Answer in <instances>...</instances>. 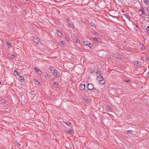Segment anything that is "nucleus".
I'll use <instances>...</instances> for the list:
<instances>
[{
    "label": "nucleus",
    "instance_id": "nucleus-1",
    "mask_svg": "<svg viewBox=\"0 0 149 149\" xmlns=\"http://www.w3.org/2000/svg\"><path fill=\"white\" fill-rule=\"evenodd\" d=\"M87 88H88V89L87 90H91L93 89H94L95 90V89L94 88V85L92 83H90V84H88Z\"/></svg>",
    "mask_w": 149,
    "mask_h": 149
},
{
    "label": "nucleus",
    "instance_id": "nucleus-2",
    "mask_svg": "<svg viewBox=\"0 0 149 149\" xmlns=\"http://www.w3.org/2000/svg\"><path fill=\"white\" fill-rule=\"evenodd\" d=\"M85 85L84 84H80L79 86V88L81 90H84L85 89Z\"/></svg>",
    "mask_w": 149,
    "mask_h": 149
},
{
    "label": "nucleus",
    "instance_id": "nucleus-3",
    "mask_svg": "<svg viewBox=\"0 0 149 149\" xmlns=\"http://www.w3.org/2000/svg\"><path fill=\"white\" fill-rule=\"evenodd\" d=\"M113 57L117 59H119L120 58V55L118 53H114L113 54Z\"/></svg>",
    "mask_w": 149,
    "mask_h": 149
},
{
    "label": "nucleus",
    "instance_id": "nucleus-4",
    "mask_svg": "<svg viewBox=\"0 0 149 149\" xmlns=\"http://www.w3.org/2000/svg\"><path fill=\"white\" fill-rule=\"evenodd\" d=\"M84 43L85 45L89 46L90 47H90V45H91V44L90 42L89 41H85L84 42Z\"/></svg>",
    "mask_w": 149,
    "mask_h": 149
},
{
    "label": "nucleus",
    "instance_id": "nucleus-5",
    "mask_svg": "<svg viewBox=\"0 0 149 149\" xmlns=\"http://www.w3.org/2000/svg\"><path fill=\"white\" fill-rule=\"evenodd\" d=\"M39 38L38 37H34L33 39V41L36 43H38L39 41Z\"/></svg>",
    "mask_w": 149,
    "mask_h": 149
},
{
    "label": "nucleus",
    "instance_id": "nucleus-6",
    "mask_svg": "<svg viewBox=\"0 0 149 149\" xmlns=\"http://www.w3.org/2000/svg\"><path fill=\"white\" fill-rule=\"evenodd\" d=\"M140 11L141 12L142 15L143 14H145L146 13H145V11L144 10V8H141L140 9Z\"/></svg>",
    "mask_w": 149,
    "mask_h": 149
},
{
    "label": "nucleus",
    "instance_id": "nucleus-7",
    "mask_svg": "<svg viewBox=\"0 0 149 149\" xmlns=\"http://www.w3.org/2000/svg\"><path fill=\"white\" fill-rule=\"evenodd\" d=\"M49 69L52 72H56V70H55V69L52 67H50L49 68Z\"/></svg>",
    "mask_w": 149,
    "mask_h": 149
},
{
    "label": "nucleus",
    "instance_id": "nucleus-8",
    "mask_svg": "<svg viewBox=\"0 0 149 149\" xmlns=\"http://www.w3.org/2000/svg\"><path fill=\"white\" fill-rule=\"evenodd\" d=\"M74 40L75 41L76 43H79L80 42V40L78 39L77 38L75 37Z\"/></svg>",
    "mask_w": 149,
    "mask_h": 149
},
{
    "label": "nucleus",
    "instance_id": "nucleus-9",
    "mask_svg": "<svg viewBox=\"0 0 149 149\" xmlns=\"http://www.w3.org/2000/svg\"><path fill=\"white\" fill-rule=\"evenodd\" d=\"M66 132H68L69 134H71L72 132H73V131L72 130H70L67 129L65 131Z\"/></svg>",
    "mask_w": 149,
    "mask_h": 149
},
{
    "label": "nucleus",
    "instance_id": "nucleus-10",
    "mask_svg": "<svg viewBox=\"0 0 149 149\" xmlns=\"http://www.w3.org/2000/svg\"><path fill=\"white\" fill-rule=\"evenodd\" d=\"M52 73H53L54 75L56 77H58V72H56H56H52Z\"/></svg>",
    "mask_w": 149,
    "mask_h": 149
},
{
    "label": "nucleus",
    "instance_id": "nucleus-11",
    "mask_svg": "<svg viewBox=\"0 0 149 149\" xmlns=\"http://www.w3.org/2000/svg\"><path fill=\"white\" fill-rule=\"evenodd\" d=\"M96 74L97 78L98 77H99V76H100V75L101 74V72L100 71L97 72H96Z\"/></svg>",
    "mask_w": 149,
    "mask_h": 149
},
{
    "label": "nucleus",
    "instance_id": "nucleus-12",
    "mask_svg": "<svg viewBox=\"0 0 149 149\" xmlns=\"http://www.w3.org/2000/svg\"><path fill=\"white\" fill-rule=\"evenodd\" d=\"M57 35L58 36H61L62 35L61 32L60 31H57Z\"/></svg>",
    "mask_w": 149,
    "mask_h": 149
},
{
    "label": "nucleus",
    "instance_id": "nucleus-13",
    "mask_svg": "<svg viewBox=\"0 0 149 149\" xmlns=\"http://www.w3.org/2000/svg\"><path fill=\"white\" fill-rule=\"evenodd\" d=\"M142 60L144 61H146L147 60V58L146 57H144L142 56Z\"/></svg>",
    "mask_w": 149,
    "mask_h": 149
},
{
    "label": "nucleus",
    "instance_id": "nucleus-14",
    "mask_svg": "<svg viewBox=\"0 0 149 149\" xmlns=\"http://www.w3.org/2000/svg\"><path fill=\"white\" fill-rule=\"evenodd\" d=\"M143 1L144 3L146 4H149V1H148V0H143Z\"/></svg>",
    "mask_w": 149,
    "mask_h": 149
},
{
    "label": "nucleus",
    "instance_id": "nucleus-15",
    "mask_svg": "<svg viewBox=\"0 0 149 149\" xmlns=\"http://www.w3.org/2000/svg\"><path fill=\"white\" fill-rule=\"evenodd\" d=\"M98 39L99 40L100 38H96V37H94L93 38V40L95 41H96V42H97V41H98Z\"/></svg>",
    "mask_w": 149,
    "mask_h": 149
},
{
    "label": "nucleus",
    "instance_id": "nucleus-16",
    "mask_svg": "<svg viewBox=\"0 0 149 149\" xmlns=\"http://www.w3.org/2000/svg\"><path fill=\"white\" fill-rule=\"evenodd\" d=\"M105 83V81L104 80H101V81H99V83L101 84H104Z\"/></svg>",
    "mask_w": 149,
    "mask_h": 149
},
{
    "label": "nucleus",
    "instance_id": "nucleus-17",
    "mask_svg": "<svg viewBox=\"0 0 149 149\" xmlns=\"http://www.w3.org/2000/svg\"><path fill=\"white\" fill-rule=\"evenodd\" d=\"M147 32L148 34L149 35V26H148L146 29Z\"/></svg>",
    "mask_w": 149,
    "mask_h": 149
},
{
    "label": "nucleus",
    "instance_id": "nucleus-18",
    "mask_svg": "<svg viewBox=\"0 0 149 149\" xmlns=\"http://www.w3.org/2000/svg\"><path fill=\"white\" fill-rule=\"evenodd\" d=\"M7 45H8V47L9 48H10V47H11V44L10 42H7Z\"/></svg>",
    "mask_w": 149,
    "mask_h": 149
},
{
    "label": "nucleus",
    "instance_id": "nucleus-19",
    "mask_svg": "<svg viewBox=\"0 0 149 149\" xmlns=\"http://www.w3.org/2000/svg\"><path fill=\"white\" fill-rule=\"evenodd\" d=\"M127 133L128 134H131L132 133V130H128L127 131Z\"/></svg>",
    "mask_w": 149,
    "mask_h": 149
},
{
    "label": "nucleus",
    "instance_id": "nucleus-20",
    "mask_svg": "<svg viewBox=\"0 0 149 149\" xmlns=\"http://www.w3.org/2000/svg\"><path fill=\"white\" fill-rule=\"evenodd\" d=\"M59 43H60V46H63V44H64V42H63V41L61 40L60 41V42Z\"/></svg>",
    "mask_w": 149,
    "mask_h": 149
},
{
    "label": "nucleus",
    "instance_id": "nucleus-21",
    "mask_svg": "<svg viewBox=\"0 0 149 149\" xmlns=\"http://www.w3.org/2000/svg\"><path fill=\"white\" fill-rule=\"evenodd\" d=\"M54 85L56 87H58V85L56 81L54 82L53 83Z\"/></svg>",
    "mask_w": 149,
    "mask_h": 149
},
{
    "label": "nucleus",
    "instance_id": "nucleus-22",
    "mask_svg": "<svg viewBox=\"0 0 149 149\" xmlns=\"http://www.w3.org/2000/svg\"><path fill=\"white\" fill-rule=\"evenodd\" d=\"M14 144L15 146H17L18 145L19 147L20 146V144L18 143V142L17 141L15 142Z\"/></svg>",
    "mask_w": 149,
    "mask_h": 149
},
{
    "label": "nucleus",
    "instance_id": "nucleus-23",
    "mask_svg": "<svg viewBox=\"0 0 149 149\" xmlns=\"http://www.w3.org/2000/svg\"><path fill=\"white\" fill-rule=\"evenodd\" d=\"M5 100L3 99H2L0 100V102L1 103H4L5 102Z\"/></svg>",
    "mask_w": 149,
    "mask_h": 149
},
{
    "label": "nucleus",
    "instance_id": "nucleus-24",
    "mask_svg": "<svg viewBox=\"0 0 149 149\" xmlns=\"http://www.w3.org/2000/svg\"><path fill=\"white\" fill-rule=\"evenodd\" d=\"M34 70H36V71L37 72H39L40 71V70L39 68H34Z\"/></svg>",
    "mask_w": 149,
    "mask_h": 149
},
{
    "label": "nucleus",
    "instance_id": "nucleus-25",
    "mask_svg": "<svg viewBox=\"0 0 149 149\" xmlns=\"http://www.w3.org/2000/svg\"><path fill=\"white\" fill-rule=\"evenodd\" d=\"M14 74L15 75L17 74L18 75H19V74H18V72L17 71H16V70H15L14 71Z\"/></svg>",
    "mask_w": 149,
    "mask_h": 149
},
{
    "label": "nucleus",
    "instance_id": "nucleus-26",
    "mask_svg": "<svg viewBox=\"0 0 149 149\" xmlns=\"http://www.w3.org/2000/svg\"><path fill=\"white\" fill-rule=\"evenodd\" d=\"M64 123H65V124H66L67 125H69L70 126V125L71 124V123L69 122H64Z\"/></svg>",
    "mask_w": 149,
    "mask_h": 149
},
{
    "label": "nucleus",
    "instance_id": "nucleus-27",
    "mask_svg": "<svg viewBox=\"0 0 149 149\" xmlns=\"http://www.w3.org/2000/svg\"><path fill=\"white\" fill-rule=\"evenodd\" d=\"M103 77H100V78H97V80H98L99 81L102 80H103Z\"/></svg>",
    "mask_w": 149,
    "mask_h": 149
},
{
    "label": "nucleus",
    "instance_id": "nucleus-28",
    "mask_svg": "<svg viewBox=\"0 0 149 149\" xmlns=\"http://www.w3.org/2000/svg\"><path fill=\"white\" fill-rule=\"evenodd\" d=\"M20 79L21 80H24V77L22 76H20Z\"/></svg>",
    "mask_w": 149,
    "mask_h": 149
},
{
    "label": "nucleus",
    "instance_id": "nucleus-29",
    "mask_svg": "<svg viewBox=\"0 0 149 149\" xmlns=\"http://www.w3.org/2000/svg\"><path fill=\"white\" fill-rule=\"evenodd\" d=\"M134 65L136 66H137L138 65V63L137 61H135L134 62Z\"/></svg>",
    "mask_w": 149,
    "mask_h": 149
},
{
    "label": "nucleus",
    "instance_id": "nucleus-30",
    "mask_svg": "<svg viewBox=\"0 0 149 149\" xmlns=\"http://www.w3.org/2000/svg\"><path fill=\"white\" fill-rule=\"evenodd\" d=\"M68 25L69 26H70L71 27H72L73 26V24H71L70 23H69L68 24Z\"/></svg>",
    "mask_w": 149,
    "mask_h": 149
},
{
    "label": "nucleus",
    "instance_id": "nucleus-31",
    "mask_svg": "<svg viewBox=\"0 0 149 149\" xmlns=\"http://www.w3.org/2000/svg\"><path fill=\"white\" fill-rule=\"evenodd\" d=\"M92 24L91 25L93 27H95V24H94L91 23Z\"/></svg>",
    "mask_w": 149,
    "mask_h": 149
},
{
    "label": "nucleus",
    "instance_id": "nucleus-32",
    "mask_svg": "<svg viewBox=\"0 0 149 149\" xmlns=\"http://www.w3.org/2000/svg\"><path fill=\"white\" fill-rule=\"evenodd\" d=\"M49 77V75L48 74L45 75V77H46V78H48Z\"/></svg>",
    "mask_w": 149,
    "mask_h": 149
},
{
    "label": "nucleus",
    "instance_id": "nucleus-33",
    "mask_svg": "<svg viewBox=\"0 0 149 149\" xmlns=\"http://www.w3.org/2000/svg\"><path fill=\"white\" fill-rule=\"evenodd\" d=\"M66 39L68 41L69 40V37L67 36L65 37Z\"/></svg>",
    "mask_w": 149,
    "mask_h": 149
},
{
    "label": "nucleus",
    "instance_id": "nucleus-34",
    "mask_svg": "<svg viewBox=\"0 0 149 149\" xmlns=\"http://www.w3.org/2000/svg\"><path fill=\"white\" fill-rule=\"evenodd\" d=\"M106 109L108 110H109L110 109H111L110 107L108 106L106 107Z\"/></svg>",
    "mask_w": 149,
    "mask_h": 149
},
{
    "label": "nucleus",
    "instance_id": "nucleus-35",
    "mask_svg": "<svg viewBox=\"0 0 149 149\" xmlns=\"http://www.w3.org/2000/svg\"><path fill=\"white\" fill-rule=\"evenodd\" d=\"M130 81V80H126L125 81V82H129Z\"/></svg>",
    "mask_w": 149,
    "mask_h": 149
},
{
    "label": "nucleus",
    "instance_id": "nucleus-36",
    "mask_svg": "<svg viewBox=\"0 0 149 149\" xmlns=\"http://www.w3.org/2000/svg\"><path fill=\"white\" fill-rule=\"evenodd\" d=\"M100 77H102L101 74L100 75V76H99V77H97V78H100Z\"/></svg>",
    "mask_w": 149,
    "mask_h": 149
},
{
    "label": "nucleus",
    "instance_id": "nucleus-37",
    "mask_svg": "<svg viewBox=\"0 0 149 149\" xmlns=\"http://www.w3.org/2000/svg\"><path fill=\"white\" fill-rule=\"evenodd\" d=\"M147 10L149 13V6L147 8Z\"/></svg>",
    "mask_w": 149,
    "mask_h": 149
},
{
    "label": "nucleus",
    "instance_id": "nucleus-38",
    "mask_svg": "<svg viewBox=\"0 0 149 149\" xmlns=\"http://www.w3.org/2000/svg\"><path fill=\"white\" fill-rule=\"evenodd\" d=\"M126 18L129 19V16L127 15L126 16Z\"/></svg>",
    "mask_w": 149,
    "mask_h": 149
},
{
    "label": "nucleus",
    "instance_id": "nucleus-39",
    "mask_svg": "<svg viewBox=\"0 0 149 149\" xmlns=\"http://www.w3.org/2000/svg\"><path fill=\"white\" fill-rule=\"evenodd\" d=\"M15 57V56L14 55H11V57L12 58H14Z\"/></svg>",
    "mask_w": 149,
    "mask_h": 149
},
{
    "label": "nucleus",
    "instance_id": "nucleus-40",
    "mask_svg": "<svg viewBox=\"0 0 149 149\" xmlns=\"http://www.w3.org/2000/svg\"><path fill=\"white\" fill-rule=\"evenodd\" d=\"M85 100L86 102L88 101V100L87 99H86Z\"/></svg>",
    "mask_w": 149,
    "mask_h": 149
},
{
    "label": "nucleus",
    "instance_id": "nucleus-41",
    "mask_svg": "<svg viewBox=\"0 0 149 149\" xmlns=\"http://www.w3.org/2000/svg\"><path fill=\"white\" fill-rule=\"evenodd\" d=\"M90 92H91L90 91H90H87V93H90Z\"/></svg>",
    "mask_w": 149,
    "mask_h": 149
},
{
    "label": "nucleus",
    "instance_id": "nucleus-42",
    "mask_svg": "<svg viewBox=\"0 0 149 149\" xmlns=\"http://www.w3.org/2000/svg\"><path fill=\"white\" fill-rule=\"evenodd\" d=\"M97 33L96 32H94V33H93V34H96Z\"/></svg>",
    "mask_w": 149,
    "mask_h": 149
},
{
    "label": "nucleus",
    "instance_id": "nucleus-43",
    "mask_svg": "<svg viewBox=\"0 0 149 149\" xmlns=\"http://www.w3.org/2000/svg\"><path fill=\"white\" fill-rule=\"evenodd\" d=\"M67 22L69 21V19L68 18L67 19Z\"/></svg>",
    "mask_w": 149,
    "mask_h": 149
},
{
    "label": "nucleus",
    "instance_id": "nucleus-44",
    "mask_svg": "<svg viewBox=\"0 0 149 149\" xmlns=\"http://www.w3.org/2000/svg\"><path fill=\"white\" fill-rule=\"evenodd\" d=\"M148 75H149V71L148 72Z\"/></svg>",
    "mask_w": 149,
    "mask_h": 149
},
{
    "label": "nucleus",
    "instance_id": "nucleus-45",
    "mask_svg": "<svg viewBox=\"0 0 149 149\" xmlns=\"http://www.w3.org/2000/svg\"><path fill=\"white\" fill-rule=\"evenodd\" d=\"M136 27H138V26L137 25H136Z\"/></svg>",
    "mask_w": 149,
    "mask_h": 149
},
{
    "label": "nucleus",
    "instance_id": "nucleus-46",
    "mask_svg": "<svg viewBox=\"0 0 149 149\" xmlns=\"http://www.w3.org/2000/svg\"><path fill=\"white\" fill-rule=\"evenodd\" d=\"M1 83V81H0V84Z\"/></svg>",
    "mask_w": 149,
    "mask_h": 149
},
{
    "label": "nucleus",
    "instance_id": "nucleus-47",
    "mask_svg": "<svg viewBox=\"0 0 149 149\" xmlns=\"http://www.w3.org/2000/svg\"><path fill=\"white\" fill-rule=\"evenodd\" d=\"M25 0L26 1H28V0Z\"/></svg>",
    "mask_w": 149,
    "mask_h": 149
}]
</instances>
